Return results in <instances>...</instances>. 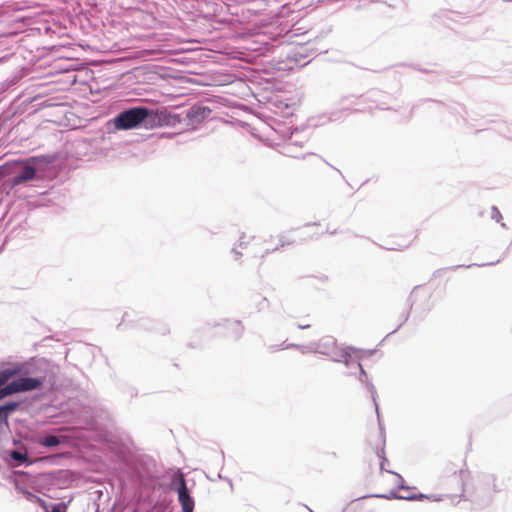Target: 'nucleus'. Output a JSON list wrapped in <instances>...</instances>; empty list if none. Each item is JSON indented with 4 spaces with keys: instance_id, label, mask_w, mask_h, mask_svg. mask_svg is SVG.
Segmentation results:
<instances>
[{
    "instance_id": "nucleus-1",
    "label": "nucleus",
    "mask_w": 512,
    "mask_h": 512,
    "mask_svg": "<svg viewBox=\"0 0 512 512\" xmlns=\"http://www.w3.org/2000/svg\"><path fill=\"white\" fill-rule=\"evenodd\" d=\"M292 243L293 241L288 240L285 235L280 233L264 234L259 237L243 234L233 251L236 255H242L241 250H246L254 259L257 267H261L267 256Z\"/></svg>"
},
{
    "instance_id": "nucleus-2",
    "label": "nucleus",
    "mask_w": 512,
    "mask_h": 512,
    "mask_svg": "<svg viewBox=\"0 0 512 512\" xmlns=\"http://www.w3.org/2000/svg\"><path fill=\"white\" fill-rule=\"evenodd\" d=\"M20 372L19 369L8 368L0 371V400L8 395L31 391L39 388L42 380L38 378H19L10 383L8 381ZM18 402H8L0 406V423L8 424V417L19 407Z\"/></svg>"
},
{
    "instance_id": "nucleus-3",
    "label": "nucleus",
    "mask_w": 512,
    "mask_h": 512,
    "mask_svg": "<svg viewBox=\"0 0 512 512\" xmlns=\"http://www.w3.org/2000/svg\"><path fill=\"white\" fill-rule=\"evenodd\" d=\"M366 461L369 467L377 468L380 477L377 479L376 483L385 490L386 494L383 495L386 498L390 497H398L404 498L403 496H398L397 492L402 489L404 480L403 478L391 471L385 469V464L388 462L384 456V450L381 448L375 452H371L367 455ZM407 499H422L425 498L423 494L418 496H408Z\"/></svg>"
},
{
    "instance_id": "nucleus-4",
    "label": "nucleus",
    "mask_w": 512,
    "mask_h": 512,
    "mask_svg": "<svg viewBox=\"0 0 512 512\" xmlns=\"http://www.w3.org/2000/svg\"><path fill=\"white\" fill-rule=\"evenodd\" d=\"M316 348L318 352L329 356L336 362H342L347 366L355 365L357 368L362 370V366L358 361L356 352L351 348L339 346L335 338L332 336L322 337Z\"/></svg>"
},
{
    "instance_id": "nucleus-5",
    "label": "nucleus",
    "mask_w": 512,
    "mask_h": 512,
    "mask_svg": "<svg viewBox=\"0 0 512 512\" xmlns=\"http://www.w3.org/2000/svg\"><path fill=\"white\" fill-rule=\"evenodd\" d=\"M151 113L146 107H134L119 113L114 119V125L118 130L133 129L144 122Z\"/></svg>"
},
{
    "instance_id": "nucleus-6",
    "label": "nucleus",
    "mask_w": 512,
    "mask_h": 512,
    "mask_svg": "<svg viewBox=\"0 0 512 512\" xmlns=\"http://www.w3.org/2000/svg\"><path fill=\"white\" fill-rule=\"evenodd\" d=\"M416 238L417 233L415 231H402L391 236L390 244L392 245L393 249L401 250L409 247Z\"/></svg>"
},
{
    "instance_id": "nucleus-7",
    "label": "nucleus",
    "mask_w": 512,
    "mask_h": 512,
    "mask_svg": "<svg viewBox=\"0 0 512 512\" xmlns=\"http://www.w3.org/2000/svg\"><path fill=\"white\" fill-rule=\"evenodd\" d=\"M178 499L182 506L183 512H193L194 501L189 495L185 480L183 478H181L180 480V487L178 489Z\"/></svg>"
},
{
    "instance_id": "nucleus-8",
    "label": "nucleus",
    "mask_w": 512,
    "mask_h": 512,
    "mask_svg": "<svg viewBox=\"0 0 512 512\" xmlns=\"http://www.w3.org/2000/svg\"><path fill=\"white\" fill-rule=\"evenodd\" d=\"M210 113L211 110L208 107L194 105L189 109L187 113V118L192 123H200L205 118H207L210 115Z\"/></svg>"
},
{
    "instance_id": "nucleus-9",
    "label": "nucleus",
    "mask_w": 512,
    "mask_h": 512,
    "mask_svg": "<svg viewBox=\"0 0 512 512\" xmlns=\"http://www.w3.org/2000/svg\"><path fill=\"white\" fill-rule=\"evenodd\" d=\"M36 170L34 167L26 165L23 168L21 174L17 175L14 179L15 184H20L29 180H32L35 177Z\"/></svg>"
},
{
    "instance_id": "nucleus-10",
    "label": "nucleus",
    "mask_w": 512,
    "mask_h": 512,
    "mask_svg": "<svg viewBox=\"0 0 512 512\" xmlns=\"http://www.w3.org/2000/svg\"><path fill=\"white\" fill-rule=\"evenodd\" d=\"M61 443V439L54 435H48L39 440V444L45 447H55Z\"/></svg>"
},
{
    "instance_id": "nucleus-11",
    "label": "nucleus",
    "mask_w": 512,
    "mask_h": 512,
    "mask_svg": "<svg viewBox=\"0 0 512 512\" xmlns=\"http://www.w3.org/2000/svg\"><path fill=\"white\" fill-rule=\"evenodd\" d=\"M11 458L19 462H24L27 456L19 451L14 450L11 452Z\"/></svg>"
},
{
    "instance_id": "nucleus-12",
    "label": "nucleus",
    "mask_w": 512,
    "mask_h": 512,
    "mask_svg": "<svg viewBox=\"0 0 512 512\" xmlns=\"http://www.w3.org/2000/svg\"><path fill=\"white\" fill-rule=\"evenodd\" d=\"M26 495H27V498L29 500H34L38 504H40L42 507H44V508L46 507L45 501L43 499H41L40 497H38V496H36V495H34V494L30 493V492H26Z\"/></svg>"
},
{
    "instance_id": "nucleus-13",
    "label": "nucleus",
    "mask_w": 512,
    "mask_h": 512,
    "mask_svg": "<svg viewBox=\"0 0 512 512\" xmlns=\"http://www.w3.org/2000/svg\"><path fill=\"white\" fill-rule=\"evenodd\" d=\"M459 475L462 479H465L468 477L469 472L467 470H460Z\"/></svg>"
},
{
    "instance_id": "nucleus-14",
    "label": "nucleus",
    "mask_w": 512,
    "mask_h": 512,
    "mask_svg": "<svg viewBox=\"0 0 512 512\" xmlns=\"http://www.w3.org/2000/svg\"><path fill=\"white\" fill-rule=\"evenodd\" d=\"M298 327L300 329H306V328H309L310 327V324H306V322H303V324H299Z\"/></svg>"
},
{
    "instance_id": "nucleus-15",
    "label": "nucleus",
    "mask_w": 512,
    "mask_h": 512,
    "mask_svg": "<svg viewBox=\"0 0 512 512\" xmlns=\"http://www.w3.org/2000/svg\"><path fill=\"white\" fill-rule=\"evenodd\" d=\"M298 327L300 329H306V328H309L310 327V324H306V322H303V324H299Z\"/></svg>"
},
{
    "instance_id": "nucleus-16",
    "label": "nucleus",
    "mask_w": 512,
    "mask_h": 512,
    "mask_svg": "<svg viewBox=\"0 0 512 512\" xmlns=\"http://www.w3.org/2000/svg\"><path fill=\"white\" fill-rule=\"evenodd\" d=\"M51 512H61L60 507L58 505L53 506Z\"/></svg>"
}]
</instances>
